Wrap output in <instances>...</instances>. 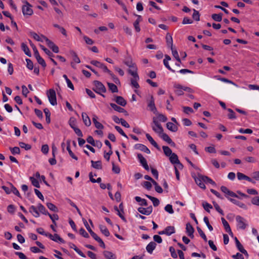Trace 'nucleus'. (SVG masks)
<instances>
[{"instance_id": "obj_20", "label": "nucleus", "mask_w": 259, "mask_h": 259, "mask_svg": "<svg viewBox=\"0 0 259 259\" xmlns=\"http://www.w3.org/2000/svg\"><path fill=\"white\" fill-rule=\"evenodd\" d=\"M148 106L151 111H152L154 113H156L157 109L155 105L154 100L153 96H151L150 99L148 104Z\"/></svg>"}, {"instance_id": "obj_57", "label": "nucleus", "mask_w": 259, "mask_h": 259, "mask_svg": "<svg viewBox=\"0 0 259 259\" xmlns=\"http://www.w3.org/2000/svg\"><path fill=\"white\" fill-rule=\"evenodd\" d=\"M166 42H167V46L170 47V48H171V47H172V37L171 36V35L167 34L166 36Z\"/></svg>"}, {"instance_id": "obj_17", "label": "nucleus", "mask_w": 259, "mask_h": 259, "mask_svg": "<svg viewBox=\"0 0 259 259\" xmlns=\"http://www.w3.org/2000/svg\"><path fill=\"white\" fill-rule=\"evenodd\" d=\"M222 222L223 225V226L224 227V229H225L226 231L231 236L233 237V233L231 230V229L230 227L229 224L227 222V221L224 218H221Z\"/></svg>"}, {"instance_id": "obj_27", "label": "nucleus", "mask_w": 259, "mask_h": 259, "mask_svg": "<svg viewBox=\"0 0 259 259\" xmlns=\"http://www.w3.org/2000/svg\"><path fill=\"white\" fill-rule=\"evenodd\" d=\"M114 101L121 106H125L126 105V101L121 96H116L114 99Z\"/></svg>"}, {"instance_id": "obj_44", "label": "nucleus", "mask_w": 259, "mask_h": 259, "mask_svg": "<svg viewBox=\"0 0 259 259\" xmlns=\"http://www.w3.org/2000/svg\"><path fill=\"white\" fill-rule=\"evenodd\" d=\"M91 162H92V165L94 168H95L96 169H100L102 168V164H101V161H94L92 160Z\"/></svg>"}, {"instance_id": "obj_32", "label": "nucleus", "mask_w": 259, "mask_h": 259, "mask_svg": "<svg viewBox=\"0 0 259 259\" xmlns=\"http://www.w3.org/2000/svg\"><path fill=\"white\" fill-rule=\"evenodd\" d=\"M67 150L68 151L69 155L74 159L77 160L78 158L74 154L70 149V141L68 140L67 141Z\"/></svg>"}, {"instance_id": "obj_18", "label": "nucleus", "mask_w": 259, "mask_h": 259, "mask_svg": "<svg viewBox=\"0 0 259 259\" xmlns=\"http://www.w3.org/2000/svg\"><path fill=\"white\" fill-rule=\"evenodd\" d=\"M159 136L163 140L167 142L168 144L174 146L175 145V143L172 142L170 137L165 133H164L163 132H162L161 133L158 134Z\"/></svg>"}, {"instance_id": "obj_15", "label": "nucleus", "mask_w": 259, "mask_h": 259, "mask_svg": "<svg viewBox=\"0 0 259 259\" xmlns=\"http://www.w3.org/2000/svg\"><path fill=\"white\" fill-rule=\"evenodd\" d=\"M138 210L140 213L144 215H148L152 213L153 208L152 206H148L147 208L141 207L138 208Z\"/></svg>"}, {"instance_id": "obj_19", "label": "nucleus", "mask_w": 259, "mask_h": 259, "mask_svg": "<svg viewBox=\"0 0 259 259\" xmlns=\"http://www.w3.org/2000/svg\"><path fill=\"white\" fill-rule=\"evenodd\" d=\"M34 56L37 62L39 64H40L44 67L46 66V63L45 60L40 57L37 50H34Z\"/></svg>"}, {"instance_id": "obj_39", "label": "nucleus", "mask_w": 259, "mask_h": 259, "mask_svg": "<svg viewBox=\"0 0 259 259\" xmlns=\"http://www.w3.org/2000/svg\"><path fill=\"white\" fill-rule=\"evenodd\" d=\"M137 202H139L141 205L147 206L148 203L147 200L145 199H143L139 196H136L135 198Z\"/></svg>"}, {"instance_id": "obj_37", "label": "nucleus", "mask_w": 259, "mask_h": 259, "mask_svg": "<svg viewBox=\"0 0 259 259\" xmlns=\"http://www.w3.org/2000/svg\"><path fill=\"white\" fill-rule=\"evenodd\" d=\"M169 159L170 162L173 164H175L176 163L179 162V161L178 155L174 153H173L169 157Z\"/></svg>"}, {"instance_id": "obj_60", "label": "nucleus", "mask_w": 259, "mask_h": 259, "mask_svg": "<svg viewBox=\"0 0 259 259\" xmlns=\"http://www.w3.org/2000/svg\"><path fill=\"white\" fill-rule=\"evenodd\" d=\"M10 150L11 153L14 155L18 154L20 152V148L18 147H14L13 148L10 147Z\"/></svg>"}, {"instance_id": "obj_41", "label": "nucleus", "mask_w": 259, "mask_h": 259, "mask_svg": "<svg viewBox=\"0 0 259 259\" xmlns=\"http://www.w3.org/2000/svg\"><path fill=\"white\" fill-rule=\"evenodd\" d=\"M162 149L164 154L168 157L173 153L171 150L168 146H163Z\"/></svg>"}, {"instance_id": "obj_43", "label": "nucleus", "mask_w": 259, "mask_h": 259, "mask_svg": "<svg viewBox=\"0 0 259 259\" xmlns=\"http://www.w3.org/2000/svg\"><path fill=\"white\" fill-rule=\"evenodd\" d=\"M37 208L38 209V211H39L41 213L45 214V215L48 214L49 212H48V211L47 210V209H46L45 206L43 205H42L41 204H40V203L38 204Z\"/></svg>"}, {"instance_id": "obj_62", "label": "nucleus", "mask_w": 259, "mask_h": 259, "mask_svg": "<svg viewBox=\"0 0 259 259\" xmlns=\"http://www.w3.org/2000/svg\"><path fill=\"white\" fill-rule=\"evenodd\" d=\"M19 146L21 148L25 149L26 150H28L31 149V146L29 144H26L24 142H20Z\"/></svg>"}, {"instance_id": "obj_54", "label": "nucleus", "mask_w": 259, "mask_h": 259, "mask_svg": "<svg viewBox=\"0 0 259 259\" xmlns=\"http://www.w3.org/2000/svg\"><path fill=\"white\" fill-rule=\"evenodd\" d=\"M48 215L49 216V217L51 219L53 224L55 225H56V221H57L59 219V217H58V214H51L49 213Z\"/></svg>"}, {"instance_id": "obj_29", "label": "nucleus", "mask_w": 259, "mask_h": 259, "mask_svg": "<svg viewBox=\"0 0 259 259\" xmlns=\"http://www.w3.org/2000/svg\"><path fill=\"white\" fill-rule=\"evenodd\" d=\"M166 127L168 130L172 132H176L178 130L177 125L170 122H168L166 123Z\"/></svg>"}, {"instance_id": "obj_14", "label": "nucleus", "mask_w": 259, "mask_h": 259, "mask_svg": "<svg viewBox=\"0 0 259 259\" xmlns=\"http://www.w3.org/2000/svg\"><path fill=\"white\" fill-rule=\"evenodd\" d=\"M124 63L130 68V69H132L133 70H135V69L136 71H137V67L136 64L133 62L131 57L126 58L124 61Z\"/></svg>"}, {"instance_id": "obj_6", "label": "nucleus", "mask_w": 259, "mask_h": 259, "mask_svg": "<svg viewBox=\"0 0 259 259\" xmlns=\"http://www.w3.org/2000/svg\"><path fill=\"white\" fill-rule=\"evenodd\" d=\"M49 102L51 105L54 106L57 105L56 94L54 89H50L47 93Z\"/></svg>"}, {"instance_id": "obj_13", "label": "nucleus", "mask_w": 259, "mask_h": 259, "mask_svg": "<svg viewBox=\"0 0 259 259\" xmlns=\"http://www.w3.org/2000/svg\"><path fill=\"white\" fill-rule=\"evenodd\" d=\"M48 237H49L51 240L57 243H65V241L61 237H60V236L57 234L52 235L51 234L49 233V234L48 235Z\"/></svg>"}, {"instance_id": "obj_36", "label": "nucleus", "mask_w": 259, "mask_h": 259, "mask_svg": "<svg viewBox=\"0 0 259 259\" xmlns=\"http://www.w3.org/2000/svg\"><path fill=\"white\" fill-rule=\"evenodd\" d=\"M110 105L114 110L119 113H124L126 112L125 110L123 108L117 106L116 104L114 103H110Z\"/></svg>"}, {"instance_id": "obj_26", "label": "nucleus", "mask_w": 259, "mask_h": 259, "mask_svg": "<svg viewBox=\"0 0 259 259\" xmlns=\"http://www.w3.org/2000/svg\"><path fill=\"white\" fill-rule=\"evenodd\" d=\"M136 16L137 17V19L134 23V26L137 32H140L141 29L139 26V23L142 21V19L140 15H137Z\"/></svg>"}, {"instance_id": "obj_21", "label": "nucleus", "mask_w": 259, "mask_h": 259, "mask_svg": "<svg viewBox=\"0 0 259 259\" xmlns=\"http://www.w3.org/2000/svg\"><path fill=\"white\" fill-rule=\"evenodd\" d=\"M135 148L143 151L147 154L150 153V150L144 145L141 144H137L135 145Z\"/></svg>"}, {"instance_id": "obj_8", "label": "nucleus", "mask_w": 259, "mask_h": 259, "mask_svg": "<svg viewBox=\"0 0 259 259\" xmlns=\"http://www.w3.org/2000/svg\"><path fill=\"white\" fill-rule=\"evenodd\" d=\"M91 63L92 65L102 69L104 72L107 73H110V70H109L104 64L96 60H92L91 62Z\"/></svg>"}, {"instance_id": "obj_33", "label": "nucleus", "mask_w": 259, "mask_h": 259, "mask_svg": "<svg viewBox=\"0 0 259 259\" xmlns=\"http://www.w3.org/2000/svg\"><path fill=\"white\" fill-rule=\"evenodd\" d=\"M93 122L97 128L102 130L104 128V126L97 121V116L95 115H93Z\"/></svg>"}, {"instance_id": "obj_52", "label": "nucleus", "mask_w": 259, "mask_h": 259, "mask_svg": "<svg viewBox=\"0 0 259 259\" xmlns=\"http://www.w3.org/2000/svg\"><path fill=\"white\" fill-rule=\"evenodd\" d=\"M202 206H203L204 209L207 212H209L210 209L212 208V205L205 201L203 202Z\"/></svg>"}, {"instance_id": "obj_63", "label": "nucleus", "mask_w": 259, "mask_h": 259, "mask_svg": "<svg viewBox=\"0 0 259 259\" xmlns=\"http://www.w3.org/2000/svg\"><path fill=\"white\" fill-rule=\"evenodd\" d=\"M251 202L252 204L259 206V196L252 198Z\"/></svg>"}, {"instance_id": "obj_11", "label": "nucleus", "mask_w": 259, "mask_h": 259, "mask_svg": "<svg viewBox=\"0 0 259 259\" xmlns=\"http://www.w3.org/2000/svg\"><path fill=\"white\" fill-rule=\"evenodd\" d=\"M31 6L28 4V3L26 2V5H24L22 7V13L24 15H31L33 14V10L31 8Z\"/></svg>"}, {"instance_id": "obj_4", "label": "nucleus", "mask_w": 259, "mask_h": 259, "mask_svg": "<svg viewBox=\"0 0 259 259\" xmlns=\"http://www.w3.org/2000/svg\"><path fill=\"white\" fill-rule=\"evenodd\" d=\"M94 90L96 93L102 95L103 97H104V95L102 94L105 93L106 91L105 86L102 83L99 81H94Z\"/></svg>"}, {"instance_id": "obj_47", "label": "nucleus", "mask_w": 259, "mask_h": 259, "mask_svg": "<svg viewBox=\"0 0 259 259\" xmlns=\"http://www.w3.org/2000/svg\"><path fill=\"white\" fill-rule=\"evenodd\" d=\"M108 85L109 90L112 93H117L118 92V89L117 86L113 83H108Z\"/></svg>"}, {"instance_id": "obj_42", "label": "nucleus", "mask_w": 259, "mask_h": 259, "mask_svg": "<svg viewBox=\"0 0 259 259\" xmlns=\"http://www.w3.org/2000/svg\"><path fill=\"white\" fill-rule=\"evenodd\" d=\"M99 228L101 231V232L106 237H108L110 235V233L105 226L103 225H100Z\"/></svg>"}, {"instance_id": "obj_10", "label": "nucleus", "mask_w": 259, "mask_h": 259, "mask_svg": "<svg viewBox=\"0 0 259 259\" xmlns=\"http://www.w3.org/2000/svg\"><path fill=\"white\" fill-rule=\"evenodd\" d=\"M44 39L48 46L51 49L54 53H57L59 52V48L55 45L53 41L49 39L47 37H44Z\"/></svg>"}, {"instance_id": "obj_24", "label": "nucleus", "mask_w": 259, "mask_h": 259, "mask_svg": "<svg viewBox=\"0 0 259 259\" xmlns=\"http://www.w3.org/2000/svg\"><path fill=\"white\" fill-rule=\"evenodd\" d=\"M30 35L36 41L41 42L44 41L45 40L44 37H46V36L43 35H38L34 32H30Z\"/></svg>"}, {"instance_id": "obj_59", "label": "nucleus", "mask_w": 259, "mask_h": 259, "mask_svg": "<svg viewBox=\"0 0 259 259\" xmlns=\"http://www.w3.org/2000/svg\"><path fill=\"white\" fill-rule=\"evenodd\" d=\"M30 180L32 183V184L36 188H39L40 185L39 184V182L38 180H37L36 179L34 178L33 177H30Z\"/></svg>"}, {"instance_id": "obj_56", "label": "nucleus", "mask_w": 259, "mask_h": 259, "mask_svg": "<svg viewBox=\"0 0 259 259\" xmlns=\"http://www.w3.org/2000/svg\"><path fill=\"white\" fill-rule=\"evenodd\" d=\"M76 124V120L74 117H71L69 120V124L71 126L72 128H73L75 127Z\"/></svg>"}, {"instance_id": "obj_5", "label": "nucleus", "mask_w": 259, "mask_h": 259, "mask_svg": "<svg viewBox=\"0 0 259 259\" xmlns=\"http://www.w3.org/2000/svg\"><path fill=\"white\" fill-rule=\"evenodd\" d=\"M151 127L152 130L158 135L163 132V129L159 123L156 117H154L153 118L152 123H151Z\"/></svg>"}, {"instance_id": "obj_7", "label": "nucleus", "mask_w": 259, "mask_h": 259, "mask_svg": "<svg viewBox=\"0 0 259 259\" xmlns=\"http://www.w3.org/2000/svg\"><path fill=\"white\" fill-rule=\"evenodd\" d=\"M221 191L225 194V196L229 200L232 199L230 197L238 198V196L233 191L229 190L226 187L222 186L221 187Z\"/></svg>"}, {"instance_id": "obj_46", "label": "nucleus", "mask_w": 259, "mask_h": 259, "mask_svg": "<svg viewBox=\"0 0 259 259\" xmlns=\"http://www.w3.org/2000/svg\"><path fill=\"white\" fill-rule=\"evenodd\" d=\"M171 50L172 52V54L175 58L177 60V61L179 62H181V59L179 57L178 52L176 50H175L173 47H171Z\"/></svg>"}, {"instance_id": "obj_64", "label": "nucleus", "mask_w": 259, "mask_h": 259, "mask_svg": "<svg viewBox=\"0 0 259 259\" xmlns=\"http://www.w3.org/2000/svg\"><path fill=\"white\" fill-rule=\"evenodd\" d=\"M251 177L253 180L255 181H259V171H254L252 173Z\"/></svg>"}, {"instance_id": "obj_45", "label": "nucleus", "mask_w": 259, "mask_h": 259, "mask_svg": "<svg viewBox=\"0 0 259 259\" xmlns=\"http://www.w3.org/2000/svg\"><path fill=\"white\" fill-rule=\"evenodd\" d=\"M44 113H45V115H46V122L48 123H49L50 122V121H51V118H50L51 113H50L49 110L48 109H47V108H45L44 110Z\"/></svg>"}, {"instance_id": "obj_55", "label": "nucleus", "mask_w": 259, "mask_h": 259, "mask_svg": "<svg viewBox=\"0 0 259 259\" xmlns=\"http://www.w3.org/2000/svg\"><path fill=\"white\" fill-rule=\"evenodd\" d=\"M164 210L169 214H173L174 213V211L172 208V206L171 204H167L164 207Z\"/></svg>"}, {"instance_id": "obj_50", "label": "nucleus", "mask_w": 259, "mask_h": 259, "mask_svg": "<svg viewBox=\"0 0 259 259\" xmlns=\"http://www.w3.org/2000/svg\"><path fill=\"white\" fill-rule=\"evenodd\" d=\"M211 17L214 21L220 22L222 19V14L221 13L218 14H214L212 15Z\"/></svg>"}, {"instance_id": "obj_28", "label": "nucleus", "mask_w": 259, "mask_h": 259, "mask_svg": "<svg viewBox=\"0 0 259 259\" xmlns=\"http://www.w3.org/2000/svg\"><path fill=\"white\" fill-rule=\"evenodd\" d=\"M229 200L232 202L233 203H234V204L238 206L239 207H240V208H242L243 209H247V206L246 205L244 204L243 203L236 200V199H229Z\"/></svg>"}, {"instance_id": "obj_51", "label": "nucleus", "mask_w": 259, "mask_h": 259, "mask_svg": "<svg viewBox=\"0 0 259 259\" xmlns=\"http://www.w3.org/2000/svg\"><path fill=\"white\" fill-rule=\"evenodd\" d=\"M227 110L229 112V113L228 115V118L229 119H235L236 118L235 114L232 109H231L230 108H228V109H227Z\"/></svg>"}, {"instance_id": "obj_40", "label": "nucleus", "mask_w": 259, "mask_h": 259, "mask_svg": "<svg viewBox=\"0 0 259 259\" xmlns=\"http://www.w3.org/2000/svg\"><path fill=\"white\" fill-rule=\"evenodd\" d=\"M146 196L152 202L154 206H157L159 204V201L157 198L149 195H146Z\"/></svg>"}, {"instance_id": "obj_30", "label": "nucleus", "mask_w": 259, "mask_h": 259, "mask_svg": "<svg viewBox=\"0 0 259 259\" xmlns=\"http://www.w3.org/2000/svg\"><path fill=\"white\" fill-rule=\"evenodd\" d=\"M156 246V244L154 242H150L146 246V250L147 252L151 254L153 251L155 249Z\"/></svg>"}, {"instance_id": "obj_61", "label": "nucleus", "mask_w": 259, "mask_h": 259, "mask_svg": "<svg viewBox=\"0 0 259 259\" xmlns=\"http://www.w3.org/2000/svg\"><path fill=\"white\" fill-rule=\"evenodd\" d=\"M115 128L122 136L124 137L126 139L128 138L127 135L124 133L123 131L122 130V128L120 126H115Z\"/></svg>"}, {"instance_id": "obj_53", "label": "nucleus", "mask_w": 259, "mask_h": 259, "mask_svg": "<svg viewBox=\"0 0 259 259\" xmlns=\"http://www.w3.org/2000/svg\"><path fill=\"white\" fill-rule=\"evenodd\" d=\"M40 48L45 52V53L48 55L49 57H53V54L49 51L48 49L45 48L44 46L39 45Z\"/></svg>"}, {"instance_id": "obj_16", "label": "nucleus", "mask_w": 259, "mask_h": 259, "mask_svg": "<svg viewBox=\"0 0 259 259\" xmlns=\"http://www.w3.org/2000/svg\"><path fill=\"white\" fill-rule=\"evenodd\" d=\"M137 157L139 162L143 166V167L147 170H149V166L147 164V160L141 154H138Z\"/></svg>"}, {"instance_id": "obj_12", "label": "nucleus", "mask_w": 259, "mask_h": 259, "mask_svg": "<svg viewBox=\"0 0 259 259\" xmlns=\"http://www.w3.org/2000/svg\"><path fill=\"white\" fill-rule=\"evenodd\" d=\"M174 87L175 88V92L177 95L178 96H181L183 95L184 91H186L187 88L183 87L180 84H177L175 83L174 85Z\"/></svg>"}, {"instance_id": "obj_49", "label": "nucleus", "mask_w": 259, "mask_h": 259, "mask_svg": "<svg viewBox=\"0 0 259 259\" xmlns=\"http://www.w3.org/2000/svg\"><path fill=\"white\" fill-rule=\"evenodd\" d=\"M48 208L52 211L57 212L58 211V208L53 203L48 202L47 203Z\"/></svg>"}, {"instance_id": "obj_1", "label": "nucleus", "mask_w": 259, "mask_h": 259, "mask_svg": "<svg viewBox=\"0 0 259 259\" xmlns=\"http://www.w3.org/2000/svg\"><path fill=\"white\" fill-rule=\"evenodd\" d=\"M128 72L133 76V78L131 79V84L132 87L136 89L139 88L140 85L138 82L139 80V76L137 71H136L135 69V70L128 69Z\"/></svg>"}, {"instance_id": "obj_38", "label": "nucleus", "mask_w": 259, "mask_h": 259, "mask_svg": "<svg viewBox=\"0 0 259 259\" xmlns=\"http://www.w3.org/2000/svg\"><path fill=\"white\" fill-rule=\"evenodd\" d=\"M21 49L27 56L29 57L31 56V54L30 51L27 46L25 43H22Z\"/></svg>"}, {"instance_id": "obj_34", "label": "nucleus", "mask_w": 259, "mask_h": 259, "mask_svg": "<svg viewBox=\"0 0 259 259\" xmlns=\"http://www.w3.org/2000/svg\"><path fill=\"white\" fill-rule=\"evenodd\" d=\"M72 57H73V62H71V65L73 68H74L75 67L74 63L78 64L80 62V61L79 58H78V57L77 56V54L73 52L72 54Z\"/></svg>"}, {"instance_id": "obj_9", "label": "nucleus", "mask_w": 259, "mask_h": 259, "mask_svg": "<svg viewBox=\"0 0 259 259\" xmlns=\"http://www.w3.org/2000/svg\"><path fill=\"white\" fill-rule=\"evenodd\" d=\"M175 233V228L174 226H167L163 231L158 232L159 235H166L170 236Z\"/></svg>"}, {"instance_id": "obj_58", "label": "nucleus", "mask_w": 259, "mask_h": 259, "mask_svg": "<svg viewBox=\"0 0 259 259\" xmlns=\"http://www.w3.org/2000/svg\"><path fill=\"white\" fill-rule=\"evenodd\" d=\"M156 118L157 119L158 121L159 120V121L163 122H166L167 120V117L162 114H158Z\"/></svg>"}, {"instance_id": "obj_3", "label": "nucleus", "mask_w": 259, "mask_h": 259, "mask_svg": "<svg viewBox=\"0 0 259 259\" xmlns=\"http://www.w3.org/2000/svg\"><path fill=\"white\" fill-rule=\"evenodd\" d=\"M192 177L194 178L195 183L200 188L205 189L206 187L204 184V181H205L204 178L205 176L198 174L197 175L192 176Z\"/></svg>"}, {"instance_id": "obj_31", "label": "nucleus", "mask_w": 259, "mask_h": 259, "mask_svg": "<svg viewBox=\"0 0 259 259\" xmlns=\"http://www.w3.org/2000/svg\"><path fill=\"white\" fill-rule=\"evenodd\" d=\"M146 137L152 145H153L156 149L158 150L160 149L157 143L153 140L152 137L149 134H146Z\"/></svg>"}, {"instance_id": "obj_48", "label": "nucleus", "mask_w": 259, "mask_h": 259, "mask_svg": "<svg viewBox=\"0 0 259 259\" xmlns=\"http://www.w3.org/2000/svg\"><path fill=\"white\" fill-rule=\"evenodd\" d=\"M236 247L242 253L246 255H248L247 251L244 248L243 246L240 243L237 244Z\"/></svg>"}, {"instance_id": "obj_25", "label": "nucleus", "mask_w": 259, "mask_h": 259, "mask_svg": "<svg viewBox=\"0 0 259 259\" xmlns=\"http://www.w3.org/2000/svg\"><path fill=\"white\" fill-rule=\"evenodd\" d=\"M81 116L84 124L87 126H90L91 124V121L87 114L83 112L82 113Z\"/></svg>"}, {"instance_id": "obj_22", "label": "nucleus", "mask_w": 259, "mask_h": 259, "mask_svg": "<svg viewBox=\"0 0 259 259\" xmlns=\"http://www.w3.org/2000/svg\"><path fill=\"white\" fill-rule=\"evenodd\" d=\"M29 211L35 218L39 217V212L37 206L36 207L34 205L30 206L29 208Z\"/></svg>"}, {"instance_id": "obj_2", "label": "nucleus", "mask_w": 259, "mask_h": 259, "mask_svg": "<svg viewBox=\"0 0 259 259\" xmlns=\"http://www.w3.org/2000/svg\"><path fill=\"white\" fill-rule=\"evenodd\" d=\"M236 221L237 222V229L244 230L248 226V223L246 220L240 215H237L236 217Z\"/></svg>"}, {"instance_id": "obj_35", "label": "nucleus", "mask_w": 259, "mask_h": 259, "mask_svg": "<svg viewBox=\"0 0 259 259\" xmlns=\"http://www.w3.org/2000/svg\"><path fill=\"white\" fill-rule=\"evenodd\" d=\"M104 256L107 259H116V255L112 252L105 250L103 252Z\"/></svg>"}, {"instance_id": "obj_23", "label": "nucleus", "mask_w": 259, "mask_h": 259, "mask_svg": "<svg viewBox=\"0 0 259 259\" xmlns=\"http://www.w3.org/2000/svg\"><path fill=\"white\" fill-rule=\"evenodd\" d=\"M186 233L188 234V235L191 238H193V233L194 231V228L192 227V226L190 223H187L186 224Z\"/></svg>"}]
</instances>
